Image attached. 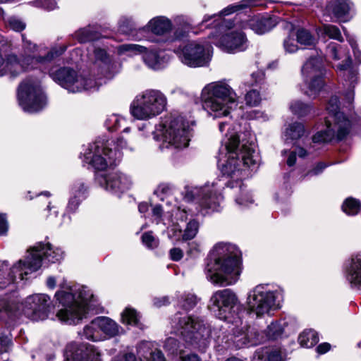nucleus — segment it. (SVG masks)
Here are the masks:
<instances>
[{"mask_svg": "<svg viewBox=\"0 0 361 361\" xmlns=\"http://www.w3.org/2000/svg\"><path fill=\"white\" fill-rule=\"evenodd\" d=\"M139 134L130 133V129L126 128L116 141L98 138L85 148L83 152L84 161L97 170H104L120 161L122 149H135L138 143Z\"/></svg>", "mask_w": 361, "mask_h": 361, "instance_id": "1", "label": "nucleus"}, {"mask_svg": "<svg viewBox=\"0 0 361 361\" xmlns=\"http://www.w3.org/2000/svg\"><path fill=\"white\" fill-rule=\"evenodd\" d=\"M204 269L207 279L214 284L231 285L240 274V251L233 245L218 243L209 257Z\"/></svg>", "mask_w": 361, "mask_h": 361, "instance_id": "2", "label": "nucleus"}, {"mask_svg": "<svg viewBox=\"0 0 361 361\" xmlns=\"http://www.w3.org/2000/svg\"><path fill=\"white\" fill-rule=\"evenodd\" d=\"M55 296L63 307L57 312L56 318L62 323L73 325L86 317L94 298L91 290L84 286L67 288L56 292Z\"/></svg>", "mask_w": 361, "mask_h": 361, "instance_id": "3", "label": "nucleus"}, {"mask_svg": "<svg viewBox=\"0 0 361 361\" xmlns=\"http://www.w3.org/2000/svg\"><path fill=\"white\" fill-rule=\"evenodd\" d=\"M239 147V137L232 135L226 143L224 159L219 161V168L224 176L234 180L241 178L245 168H255L258 164V154L251 147L243 145Z\"/></svg>", "mask_w": 361, "mask_h": 361, "instance_id": "4", "label": "nucleus"}, {"mask_svg": "<svg viewBox=\"0 0 361 361\" xmlns=\"http://www.w3.org/2000/svg\"><path fill=\"white\" fill-rule=\"evenodd\" d=\"M203 107L213 118L229 115L237 106V94L233 88L224 81L214 82L204 87L201 92Z\"/></svg>", "mask_w": 361, "mask_h": 361, "instance_id": "5", "label": "nucleus"}, {"mask_svg": "<svg viewBox=\"0 0 361 361\" xmlns=\"http://www.w3.org/2000/svg\"><path fill=\"white\" fill-rule=\"evenodd\" d=\"M193 121L183 116H169L157 127L155 137H161V148L183 149L188 146L192 136Z\"/></svg>", "mask_w": 361, "mask_h": 361, "instance_id": "6", "label": "nucleus"}, {"mask_svg": "<svg viewBox=\"0 0 361 361\" xmlns=\"http://www.w3.org/2000/svg\"><path fill=\"white\" fill-rule=\"evenodd\" d=\"M167 104V97L161 90L147 89L135 97L130 111L137 120H148L164 111Z\"/></svg>", "mask_w": 361, "mask_h": 361, "instance_id": "7", "label": "nucleus"}, {"mask_svg": "<svg viewBox=\"0 0 361 361\" xmlns=\"http://www.w3.org/2000/svg\"><path fill=\"white\" fill-rule=\"evenodd\" d=\"M326 129L320 130L312 137V142L314 143L329 142L334 137L341 140L349 132L350 121L339 110L337 97H332L329 99L326 106Z\"/></svg>", "mask_w": 361, "mask_h": 361, "instance_id": "8", "label": "nucleus"}, {"mask_svg": "<svg viewBox=\"0 0 361 361\" xmlns=\"http://www.w3.org/2000/svg\"><path fill=\"white\" fill-rule=\"evenodd\" d=\"M176 333H179L185 341L199 350H204L208 345L210 331L199 317L190 316L179 317L173 319Z\"/></svg>", "mask_w": 361, "mask_h": 361, "instance_id": "9", "label": "nucleus"}, {"mask_svg": "<svg viewBox=\"0 0 361 361\" xmlns=\"http://www.w3.org/2000/svg\"><path fill=\"white\" fill-rule=\"evenodd\" d=\"M184 199L194 202L200 212L219 211L223 197L216 183H206L202 187L188 188Z\"/></svg>", "mask_w": 361, "mask_h": 361, "instance_id": "10", "label": "nucleus"}, {"mask_svg": "<svg viewBox=\"0 0 361 361\" xmlns=\"http://www.w3.org/2000/svg\"><path fill=\"white\" fill-rule=\"evenodd\" d=\"M49 74L55 82L73 93L92 89L98 85L96 80L87 78L85 75L68 68L52 67L49 71Z\"/></svg>", "mask_w": 361, "mask_h": 361, "instance_id": "11", "label": "nucleus"}, {"mask_svg": "<svg viewBox=\"0 0 361 361\" xmlns=\"http://www.w3.org/2000/svg\"><path fill=\"white\" fill-rule=\"evenodd\" d=\"M63 252L59 247H54L49 243L39 242L27 250L24 261V273L30 274L37 271L45 260L50 262H59L63 258Z\"/></svg>", "mask_w": 361, "mask_h": 361, "instance_id": "12", "label": "nucleus"}, {"mask_svg": "<svg viewBox=\"0 0 361 361\" xmlns=\"http://www.w3.org/2000/svg\"><path fill=\"white\" fill-rule=\"evenodd\" d=\"M305 85L304 93L310 97L315 98L324 87L323 76L324 67L323 59L320 56L310 57L307 60L301 69Z\"/></svg>", "mask_w": 361, "mask_h": 361, "instance_id": "13", "label": "nucleus"}, {"mask_svg": "<svg viewBox=\"0 0 361 361\" xmlns=\"http://www.w3.org/2000/svg\"><path fill=\"white\" fill-rule=\"evenodd\" d=\"M276 298V292L268 290L264 286H257L248 294L247 310L257 317L269 315L272 311L279 308Z\"/></svg>", "mask_w": 361, "mask_h": 361, "instance_id": "14", "label": "nucleus"}, {"mask_svg": "<svg viewBox=\"0 0 361 361\" xmlns=\"http://www.w3.org/2000/svg\"><path fill=\"white\" fill-rule=\"evenodd\" d=\"M18 97L20 106L29 113L39 111L47 104L46 96L37 81L23 82L19 87Z\"/></svg>", "mask_w": 361, "mask_h": 361, "instance_id": "15", "label": "nucleus"}, {"mask_svg": "<svg viewBox=\"0 0 361 361\" xmlns=\"http://www.w3.org/2000/svg\"><path fill=\"white\" fill-rule=\"evenodd\" d=\"M184 64L190 67H201L207 65L212 55V47L206 42H190L178 51Z\"/></svg>", "mask_w": 361, "mask_h": 361, "instance_id": "16", "label": "nucleus"}, {"mask_svg": "<svg viewBox=\"0 0 361 361\" xmlns=\"http://www.w3.org/2000/svg\"><path fill=\"white\" fill-rule=\"evenodd\" d=\"M239 304L238 298L230 289L214 292L208 305L209 309L220 319L231 320L233 309Z\"/></svg>", "mask_w": 361, "mask_h": 361, "instance_id": "17", "label": "nucleus"}, {"mask_svg": "<svg viewBox=\"0 0 361 361\" xmlns=\"http://www.w3.org/2000/svg\"><path fill=\"white\" fill-rule=\"evenodd\" d=\"M326 53L328 56L335 61H342L341 63L334 64L333 67L340 76L350 82V86L353 85L357 80V71L351 68V60L346 50L336 43H331L327 47Z\"/></svg>", "mask_w": 361, "mask_h": 361, "instance_id": "18", "label": "nucleus"}, {"mask_svg": "<svg viewBox=\"0 0 361 361\" xmlns=\"http://www.w3.org/2000/svg\"><path fill=\"white\" fill-rule=\"evenodd\" d=\"M212 38V43L228 53L244 51L250 44L246 35L242 31L230 30L221 36L213 35Z\"/></svg>", "mask_w": 361, "mask_h": 361, "instance_id": "19", "label": "nucleus"}, {"mask_svg": "<svg viewBox=\"0 0 361 361\" xmlns=\"http://www.w3.org/2000/svg\"><path fill=\"white\" fill-rule=\"evenodd\" d=\"M97 180L100 186L117 195L128 190L133 185L131 178L121 172L98 174Z\"/></svg>", "mask_w": 361, "mask_h": 361, "instance_id": "20", "label": "nucleus"}, {"mask_svg": "<svg viewBox=\"0 0 361 361\" xmlns=\"http://www.w3.org/2000/svg\"><path fill=\"white\" fill-rule=\"evenodd\" d=\"M228 322L232 323L231 340L238 348L247 345H257L259 342L258 334L250 329L246 322H244L240 317L231 319Z\"/></svg>", "mask_w": 361, "mask_h": 361, "instance_id": "21", "label": "nucleus"}, {"mask_svg": "<svg viewBox=\"0 0 361 361\" xmlns=\"http://www.w3.org/2000/svg\"><path fill=\"white\" fill-rule=\"evenodd\" d=\"M50 298L45 294H35L25 301V314L32 320H44L48 317Z\"/></svg>", "mask_w": 361, "mask_h": 361, "instance_id": "22", "label": "nucleus"}, {"mask_svg": "<svg viewBox=\"0 0 361 361\" xmlns=\"http://www.w3.org/2000/svg\"><path fill=\"white\" fill-rule=\"evenodd\" d=\"M65 361H101L99 351L93 345L69 343L66 348Z\"/></svg>", "mask_w": 361, "mask_h": 361, "instance_id": "23", "label": "nucleus"}, {"mask_svg": "<svg viewBox=\"0 0 361 361\" xmlns=\"http://www.w3.org/2000/svg\"><path fill=\"white\" fill-rule=\"evenodd\" d=\"M25 262L20 259L11 268L6 263L0 264V289L5 288L8 285L14 283L16 279L23 280L27 274L24 273Z\"/></svg>", "mask_w": 361, "mask_h": 361, "instance_id": "24", "label": "nucleus"}, {"mask_svg": "<svg viewBox=\"0 0 361 361\" xmlns=\"http://www.w3.org/2000/svg\"><path fill=\"white\" fill-rule=\"evenodd\" d=\"M30 61H32V63L35 61L37 63H43L44 59H40V60H38L28 56L23 57L20 61L17 56L8 55L6 59L4 60L5 75L10 74L12 77H16L24 71L37 68V66L30 63Z\"/></svg>", "mask_w": 361, "mask_h": 361, "instance_id": "25", "label": "nucleus"}, {"mask_svg": "<svg viewBox=\"0 0 361 361\" xmlns=\"http://www.w3.org/2000/svg\"><path fill=\"white\" fill-rule=\"evenodd\" d=\"M145 64L152 70H159L169 61V57L162 51L152 47H145L142 53Z\"/></svg>", "mask_w": 361, "mask_h": 361, "instance_id": "26", "label": "nucleus"}, {"mask_svg": "<svg viewBox=\"0 0 361 361\" xmlns=\"http://www.w3.org/2000/svg\"><path fill=\"white\" fill-rule=\"evenodd\" d=\"M244 6L241 4L231 5L224 9L221 12V15H214L213 16H205L202 22V25H205L206 27L213 25L214 27L223 28L224 27L231 28L232 23L227 22L226 20L221 18L222 16H228L235 11L241 10Z\"/></svg>", "mask_w": 361, "mask_h": 361, "instance_id": "27", "label": "nucleus"}, {"mask_svg": "<svg viewBox=\"0 0 361 361\" xmlns=\"http://www.w3.org/2000/svg\"><path fill=\"white\" fill-rule=\"evenodd\" d=\"M279 23V18L276 16L253 18L248 20L246 25L242 26L249 27L255 33L262 35L270 31Z\"/></svg>", "mask_w": 361, "mask_h": 361, "instance_id": "28", "label": "nucleus"}, {"mask_svg": "<svg viewBox=\"0 0 361 361\" xmlns=\"http://www.w3.org/2000/svg\"><path fill=\"white\" fill-rule=\"evenodd\" d=\"M97 322L104 340L124 334L123 329L109 317H98Z\"/></svg>", "mask_w": 361, "mask_h": 361, "instance_id": "29", "label": "nucleus"}, {"mask_svg": "<svg viewBox=\"0 0 361 361\" xmlns=\"http://www.w3.org/2000/svg\"><path fill=\"white\" fill-rule=\"evenodd\" d=\"M346 279L351 288L361 290V256L352 259L347 270Z\"/></svg>", "mask_w": 361, "mask_h": 361, "instance_id": "30", "label": "nucleus"}, {"mask_svg": "<svg viewBox=\"0 0 361 361\" xmlns=\"http://www.w3.org/2000/svg\"><path fill=\"white\" fill-rule=\"evenodd\" d=\"M327 9L341 21L347 22L352 18V6L347 1H330Z\"/></svg>", "mask_w": 361, "mask_h": 361, "instance_id": "31", "label": "nucleus"}, {"mask_svg": "<svg viewBox=\"0 0 361 361\" xmlns=\"http://www.w3.org/2000/svg\"><path fill=\"white\" fill-rule=\"evenodd\" d=\"M23 49L24 53L26 55L25 57L30 56V58H34L35 59L40 60V59H44V61L43 63H37L35 61L32 63V61H30V63L32 65L37 66V68H40L42 70H45L47 68V65L49 63L51 59L53 56V54L51 53H48L44 57H36L35 54L37 51V47L36 44H33L32 42L29 40H25L24 36L23 35Z\"/></svg>", "mask_w": 361, "mask_h": 361, "instance_id": "32", "label": "nucleus"}, {"mask_svg": "<svg viewBox=\"0 0 361 361\" xmlns=\"http://www.w3.org/2000/svg\"><path fill=\"white\" fill-rule=\"evenodd\" d=\"M305 133L304 126L301 123L295 122L285 128L282 137L286 143L294 145Z\"/></svg>", "mask_w": 361, "mask_h": 361, "instance_id": "33", "label": "nucleus"}, {"mask_svg": "<svg viewBox=\"0 0 361 361\" xmlns=\"http://www.w3.org/2000/svg\"><path fill=\"white\" fill-rule=\"evenodd\" d=\"M94 68L100 70L102 74L109 71L111 59L106 51L101 48H95L90 56Z\"/></svg>", "mask_w": 361, "mask_h": 361, "instance_id": "34", "label": "nucleus"}, {"mask_svg": "<svg viewBox=\"0 0 361 361\" xmlns=\"http://www.w3.org/2000/svg\"><path fill=\"white\" fill-rule=\"evenodd\" d=\"M99 329L97 317L85 325L82 330L78 332V335L81 339H87L94 342L102 341L104 336H102Z\"/></svg>", "mask_w": 361, "mask_h": 361, "instance_id": "35", "label": "nucleus"}, {"mask_svg": "<svg viewBox=\"0 0 361 361\" xmlns=\"http://www.w3.org/2000/svg\"><path fill=\"white\" fill-rule=\"evenodd\" d=\"M147 26L153 33L162 35L171 31L172 23L169 18L164 16H157L150 20Z\"/></svg>", "mask_w": 361, "mask_h": 361, "instance_id": "36", "label": "nucleus"}, {"mask_svg": "<svg viewBox=\"0 0 361 361\" xmlns=\"http://www.w3.org/2000/svg\"><path fill=\"white\" fill-rule=\"evenodd\" d=\"M283 26L288 32L287 37L283 39V45L286 52L294 53L298 50V42L294 38L295 32H294L293 25L288 22H282Z\"/></svg>", "mask_w": 361, "mask_h": 361, "instance_id": "37", "label": "nucleus"}, {"mask_svg": "<svg viewBox=\"0 0 361 361\" xmlns=\"http://www.w3.org/2000/svg\"><path fill=\"white\" fill-rule=\"evenodd\" d=\"M317 34L321 37H329L331 39L342 42L343 37L338 27L330 24H323L317 28Z\"/></svg>", "mask_w": 361, "mask_h": 361, "instance_id": "38", "label": "nucleus"}, {"mask_svg": "<svg viewBox=\"0 0 361 361\" xmlns=\"http://www.w3.org/2000/svg\"><path fill=\"white\" fill-rule=\"evenodd\" d=\"M74 37L80 43H85L99 38L98 33L91 26L80 28L74 33Z\"/></svg>", "mask_w": 361, "mask_h": 361, "instance_id": "39", "label": "nucleus"}, {"mask_svg": "<svg viewBox=\"0 0 361 361\" xmlns=\"http://www.w3.org/2000/svg\"><path fill=\"white\" fill-rule=\"evenodd\" d=\"M299 343L305 348H312L319 341L317 333L312 329L304 331L298 338Z\"/></svg>", "mask_w": 361, "mask_h": 361, "instance_id": "40", "label": "nucleus"}, {"mask_svg": "<svg viewBox=\"0 0 361 361\" xmlns=\"http://www.w3.org/2000/svg\"><path fill=\"white\" fill-rule=\"evenodd\" d=\"M139 319V314L131 307H126L121 313V322L124 324L137 326Z\"/></svg>", "mask_w": 361, "mask_h": 361, "instance_id": "41", "label": "nucleus"}, {"mask_svg": "<svg viewBox=\"0 0 361 361\" xmlns=\"http://www.w3.org/2000/svg\"><path fill=\"white\" fill-rule=\"evenodd\" d=\"M145 50V47L135 44H124L117 47L118 54L133 56L142 54Z\"/></svg>", "mask_w": 361, "mask_h": 361, "instance_id": "42", "label": "nucleus"}, {"mask_svg": "<svg viewBox=\"0 0 361 361\" xmlns=\"http://www.w3.org/2000/svg\"><path fill=\"white\" fill-rule=\"evenodd\" d=\"M164 348L168 354L171 356H180V355L183 353V349L181 348L179 342L172 337L166 339Z\"/></svg>", "mask_w": 361, "mask_h": 361, "instance_id": "43", "label": "nucleus"}, {"mask_svg": "<svg viewBox=\"0 0 361 361\" xmlns=\"http://www.w3.org/2000/svg\"><path fill=\"white\" fill-rule=\"evenodd\" d=\"M198 300L192 293H184L179 299L178 304L180 307L185 310H192L197 304Z\"/></svg>", "mask_w": 361, "mask_h": 361, "instance_id": "44", "label": "nucleus"}, {"mask_svg": "<svg viewBox=\"0 0 361 361\" xmlns=\"http://www.w3.org/2000/svg\"><path fill=\"white\" fill-rule=\"evenodd\" d=\"M297 42L298 44L304 46H312L315 43V39L305 29H299L295 32Z\"/></svg>", "mask_w": 361, "mask_h": 361, "instance_id": "45", "label": "nucleus"}, {"mask_svg": "<svg viewBox=\"0 0 361 361\" xmlns=\"http://www.w3.org/2000/svg\"><path fill=\"white\" fill-rule=\"evenodd\" d=\"M290 109L294 114L302 117L307 115L310 112L312 107L309 104L296 100L290 104Z\"/></svg>", "mask_w": 361, "mask_h": 361, "instance_id": "46", "label": "nucleus"}, {"mask_svg": "<svg viewBox=\"0 0 361 361\" xmlns=\"http://www.w3.org/2000/svg\"><path fill=\"white\" fill-rule=\"evenodd\" d=\"M126 122L123 117L117 114H111L105 120V126L109 131L116 130Z\"/></svg>", "mask_w": 361, "mask_h": 361, "instance_id": "47", "label": "nucleus"}, {"mask_svg": "<svg viewBox=\"0 0 361 361\" xmlns=\"http://www.w3.org/2000/svg\"><path fill=\"white\" fill-rule=\"evenodd\" d=\"M360 208V202L352 197L346 199L342 205L343 211L348 215H355L357 214Z\"/></svg>", "mask_w": 361, "mask_h": 361, "instance_id": "48", "label": "nucleus"}, {"mask_svg": "<svg viewBox=\"0 0 361 361\" xmlns=\"http://www.w3.org/2000/svg\"><path fill=\"white\" fill-rule=\"evenodd\" d=\"M284 324L279 322H271L266 331L267 336L271 339H276L280 337L283 332Z\"/></svg>", "mask_w": 361, "mask_h": 361, "instance_id": "49", "label": "nucleus"}, {"mask_svg": "<svg viewBox=\"0 0 361 361\" xmlns=\"http://www.w3.org/2000/svg\"><path fill=\"white\" fill-rule=\"evenodd\" d=\"M198 228L199 224L197 221L195 220L189 221L183 234V240H188L195 238L197 233Z\"/></svg>", "mask_w": 361, "mask_h": 361, "instance_id": "50", "label": "nucleus"}, {"mask_svg": "<svg viewBox=\"0 0 361 361\" xmlns=\"http://www.w3.org/2000/svg\"><path fill=\"white\" fill-rule=\"evenodd\" d=\"M87 190V187L82 181H77L74 183L72 188V192L73 195L78 196V197L83 199L85 197V194Z\"/></svg>", "mask_w": 361, "mask_h": 361, "instance_id": "51", "label": "nucleus"}, {"mask_svg": "<svg viewBox=\"0 0 361 361\" xmlns=\"http://www.w3.org/2000/svg\"><path fill=\"white\" fill-rule=\"evenodd\" d=\"M246 104L249 106H257L259 104L261 98L257 90H250L245 95Z\"/></svg>", "mask_w": 361, "mask_h": 361, "instance_id": "52", "label": "nucleus"}, {"mask_svg": "<svg viewBox=\"0 0 361 361\" xmlns=\"http://www.w3.org/2000/svg\"><path fill=\"white\" fill-rule=\"evenodd\" d=\"M142 240L143 244L149 248H154L158 245L157 240L150 232L145 233L142 236Z\"/></svg>", "mask_w": 361, "mask_h": 361, "instance_id": "53", "label": "nucleus"}, {"mask_svg": "<svg viewBox=\"0 0 361 361\" xmlns=\"http://www.w3.org/2000/svg\"><path fill=\"white\" fill-rule=\"evenodd\" d=\"M134 24L130 20H123L120 26L119 31L126 35H133Z\"/></svg>", "mask_w": 361, "mask_h": 361, "instance_id": "54", "label": "nucleus"}, {"mask_svg": "<svg viewBox=\"0 0 361 361\" xmlns=\"http://www.w3.org/2000/svg\"><path fill=\"white\" fill-rule=\"evenodd\" d=\"M8 23L11 29L18 32L23 30L25 27V24L23 22L15 18H9Z\"/></svg>", "mask_w": 361, "mask_h": 361, "instance_id": "55", "label": "nucleus"}, {"mask_svg": "<svg viewBox=\"0 0 361 361\" xmlns=\"http://www.w3.org/2000/svg\"><path fill=\"white\" fill-rule=\"evenodd\" d=\"M183 233L178 226H174L169 231V237L174 241L183 240Z\"/></svg>", "mask_w": 361, "mask_h": 361, "instance_id": "56", "label": "nucleus"}, {"mask_svg": "<svg viewBox=\"0 0 361 361\" xmlns=\"http://www.w3.org/2000/svg\"><path fill=\"white\" fill-rule=\"evenodd\" d=\"M35 6L46 11H52L56 8V1H34Z\"/></svg>", "mask_w": 361, "mask_h": 361, "instance_id": "57", "label": "nucleus"}, {"mask_svg": "<svg viewBox=\"0 0 361 361\" xmlns=\"http://www.w3.org/2000/svg\"><path fill=\"white\" fill-rule=\"evenodd\" d=\"M10 305L6 299H0V319H4L8 315Z\"/></svg>", "mask_w": 361, "mask_h": 361, "instance_id": "58", "label": "nucleus"}, {"mask_svg": "<svg viewBox=\"0 0 361 361\" xmlns=\"http://www.w3.org/2000/svg\"><path fill=\"white\" fill-rule=\"evenodd\" d=\"M11 339L7 336H0V353L6 352L11 345Z\"/></svg>", "mask_w": 361, "mask_h": 361, "instance_id": "59", "label": "nucleus"}, {"mask_svg": "<svg viewBox=\"0 0 361 361\" xmlns=\"http://www.w3.org/2000/svg\"><path fill=\"white\" fill-rule=\"evenodd\" d=\"M239 205L248 206L249 204L253 202L252 197L248 194H243L242 197H238L235 200Z\"/></svg>", "mask_w": 361, "mask_h": 361, "instance_id": "60", "label": "nucleus"}, {"mask_svg": "<svg viewBox=\"0 0 361 361\" xmlns=\"http://www.w3.org/2000/svg\"><path fill=\"white\" fill-rule=\"evenodd\" d=\"M81 200L82 199L78 197V196L73 195V197H71V200H69L68 209L71 212L75 211Z\"/></svg>", "mask_w": 361, "mask_h": 361, "instance_id": "61", "label": "nucleus"}, {"mask_svg": "<svg viewBox=\"0 0 361 361\" xmlns=\"http://www.w3.org/2000/svg\"><path fill=\"white\" fill-rule=\"evenodd\" d=\"M180 361H201V359L196 354L183 355L182 353L180 356Z\"/></svg>", "mask_w": 361, "mask_h": 361, "instance_id": "62", "label": "nucleus"}, {"mask_svg": "<svg viewBox=\"0 0 361 361\" xmlns=\"http://www.w3.org/2000/svg\"><path fill=\"white\" fill-rule=\"evenodd\" d=\"M151 361H166L163 353L158 350L151 353Z\"/></svg>", "mask_w": 361, "mask_h": 361, "instance_id": "63", "label": "nucleus"}, {"mask_svg": "<svg viewBox=\"0 0 361 361\" xmlns=\"http://www.w3.org/2000/svg\"><path fill=\"white\" fill-rule=\"evenodd\" d=\"M268 361H283L279 350H272L268 354Z\"/></svg>", "mask_w": 361, "mask_h": 361, "instance_id": "64", "label": "nucleus"}]
</instances>
